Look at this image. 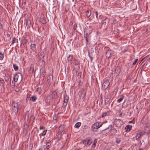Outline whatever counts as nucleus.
I'll return each instance as SVG.
<instances>
[{
	"label": "nucleus",
	"instance_id": "obj_1",
	"mask_svg": "<svg viewBox=\"0 0 150 150\" xmlns=\"http://www.w3.org/2000/svg\"><path fill=\"white\" fill-rule=\"evenodd\" d=\"M18 109V103L13 102L11 105V111L12 113L14 115L17 114Z\"/></svg>",
	"mask_w": 150,
	"mask_h": 150
},
{
	"label": "nucleus",
	"instance_id": "obj_2",
	"mask_svg": "<svg viewBox=\"0 0 150 150\" xmlns=\"http://www.w3.org/2000/svg\"><path fill=\"white\" fill-rule=\"evenodd\" d=\"M103 124L100 122H97L93 125L92 126V129L94 132L97 131V129L101 127Z\"/></svg>",
	"mask_w": 150,
	"mask_h": 150
},
{
	"label": "nucleus",
	"instance_id": "obj_3",
	"mask_svg": "<svg viewBox=\"0 0 150 150\" xmlns=\"http://www.w3.org/2000/svg\"><path fill=\"white\" fill-rule=\"evenodd\" d=\"M113 128L112 125H110L106 129L103 130L101 132V134L102 135L108 133Z\"/></svg>",
	"mask_w": 150,
	"mask_h": 150
},
{
	"label": "nucleus",
	"instance_id": "obj_4",
	"mask_svg": "<svg viewBox=\"0 0 150 150\" xmlns=\"http://www.w3.org/2000/svg\"><path fill=\"white\" fill-rule=\"evenodd\" d=\"M144 131L143 130H138L135 136L136 139L138 140L144 134Z\"/></svg>",
	"mask_w": 150,
	"mask_h": 150
},
{
	"label": "nucleus",
	"instance_id": "obj_5",
	"mask_svg": "<svg viewBox=\"0 0 150 150\" xmlns=\"http://www.w3.org/2000/svg\"><path fill=\"white\" fill-rule=\"evenodd\" d=\"M92 142V141L89 139H86L85 140L82 141L81 143V144H83L84 145H86L87 144L88 145H90L91 143Z\"/></svg>",
	"mask_w": 150,
	"mask_h": 150
},
{
	"label": "nucleus",
	"instance_id": "obj_6",
	"mask_svg": "<svg viewBox=\"0 0 150 150\" xmlns=\"http://www.w3.org/2000/svg\"><path fill=\"white\" fill-rule=\"evenodd\" d=\"M64 103L63 104V106L64 107H65L67 104V103L68 101L69 97L66 94L64 95Z\"/></svg>",
	"mask_w": 150,
	"mask_h": 150
},
{
	"label": "nucleus",
	"instance_id": "obj_7",
	"mask_svg": "<svg viewBox=\"0 0 150 150\" xmlns=\"http://www.w3.org/2000/svg\"><path fill=\"white\" fill-rule=\"evenodd\" d=\"M122 123L121 120L119 119H116L114 122L115 125L117 127H120Z\"/></svg>",
	"mask_w": 150,
	"mask_h": 150
},
{
	"label": "nucleus",
	"instance_id": "obj_8",
	"mask_svg": "<svg viewBox=\"0 0 150 150\" xmlns=\"http://www.w3.org/2000/svg\"><path fill=\"white\" fill-rule=\"evenodd\" d=\"M40 130L41 132V134H40V136L41 134L43 136L45 135L46 134V131L45 127L43 126H40Z\"/></svg>",
	"mask_w": 150,
	"mask_h": 150
},
{
	"label": "nucleus",
	"instance_id": "obj_9",
	"mask_svg": "<svg viewBox=\"0 0 150 150\" xmlns=\"http://www.w3.org/2000/svg\"><path fill=\"white\" fill-rule=\"evenodd\" d=\"M110 84V82L109 80H107L105 81L103 84V87L105 89L107 88Z\"/></svg>",
	"mask_w": 150,
	"mask_h": 150
},
{
	"label": "nucleus",
	"instance_id": "obj_10",
	"mask_svg": "<svg viewBox=\"0 0 150 150\" xmlns=\"http://www.w3.org/2000/svg\"><path fill=\"white\" fill-rule=\"evenodd\" d=\"M39 21L42 23L44 24L46 22L44 15L41 13L40 15Z\"/></svg>",
	"mask_w": 150,
	"mask_h": 150
},
{
	"label": "nucleus",
	"instance_id": "obj_11",
	"mask_svg": "<svg viewBox=\"0 0 150 150\" xmlns=\"http://www.w3.org/2000/svg\"><path fill=\"white\" fill-rule=\"evenodd\" d=\"M53 99L52 98L50 95H48L47 96L45 99V102L47 103H49L52 101Z\"/></svg>",
	"mask_w": 150,
	"mask_h": 150
},
{
	"label": "nucleus",
	"instance_id": "obj_12",
	"mask_svg": "<svg viewBox=\"0 0 150 150\" xmlns=\"http://www.w3.org/2000/svg\"><path fill=\"white\" fill-rule=\"evenodd\" d=\"M112 53V51L111 50H106V56L108 58H109L111 57V54Z\"/></svg>",
	"mask_w": 150,
	"mask_h": 150
},
{
	"label": "nucleus",
	"instance_id": "obj_13",
	"mask_svg": "<svg viewBox=\"0 0 150 150\" xmlns=\"http://www.w3.org/2000/svg\"><path fill=\"white\" fill-rule=\"evenodd\" d=\"M18 74H19V73H16L13 75V80L15 82H16L18 81L19 77Z\"/></svg>",
	"mask_w": 150,
	"mask_h": 150
},
{
	"label": "nucleus",
	"instance_id": "obj_14",
	"mask_svg": "<svg viewBox=\"0 0 150 150\" xmlns=\"http://www.w3.org/2000/svg\"><path fill=\"white\" fill-rule=\"evenodd\" d=\"M132 126L131 125H127L125 128V130L126 132H129L132 129Z\"/></svg>",
	"mask_w": 150,
	"mask_h": 150
},
{
	"label": "nucleus",
	"instance_id": "obj_15",
	"mask_svg": "<svg viewBox=\"0 0 150 150\" xmlns=\"http://www.w3.org/2000/svg\"><path fill=\"white\" fill-rule=\"evenodd\" d=\"M110 112L108 111H105L103 113L102 115V117H105V116L110 115Z\"/></svg>",
	"mask_w": 150,
	"mask_h": 150
},
{
	"label": "nucleus",
	"instance_id": "obj_16",
	"mask_svg": "<svg viewBox=\"0 0 150 150\" xmlns=\"http://www.w3.org/2000/svg\"><path fill=\"white\" fill-rule=\"evenodd\" d=\"M86 95V91L84 90H82L81 91V93L80 96L82 98H83Z\"/></svg>",
	"mask_w": 150,
	"mask_h": 150
},
{
	"label": "nucleus",
	"instance_id": "obj_17",
	"mask_svg": "<svg viewBox=\"0 0 150 150\" xmlns=\"http://www.w3.org/2000/svg\"><path fill=\"white\" fill-rule=\"evenodd\" d=\"M88 30L87 29L85 30L84 31V36L86 38V42H87V36H88V33L87 32Z\"/></svg>",
	"mask_w": 150,
	"mask_h": 150
},
{
	"label": "nucleus",
	"instance_id": "obj_18",
	"mask_svg": "<svg viewBox=\"0 0 150 150\" xmlns=\"http://www.w3.org/2000/svg\"><path fill=\"white\" fill-rule=\"evenodd\" d=\"M110 131L111 132V134L112 135H115L117 132V130L115 128H112Z\"/></svg>",
	"mask_w": 150,
	"mask_h": 150
},
{
	"label": "nucleus",
	"instance_id": "obj_19",
	"mask_svg": "<svg viewBox=\"0 0 150 150\" xmlns=\"http://www.w3.org/2000/svg\"><path fill=\"white\" fill-rule=\"evenodd\" d=\"M57 96V93L54 91H53L51 95V96L52 99H54Z\"/></svg>",
	"mask_w": 150,
	"mask_h": 150
},
{
	"label": "nucleus",
	"instance_id": "obj_20",
	"mask_svg": "<svg viewBox=\"0 0 150 150\" xmlns=\"http://www.w3.org/2000/svg\"><path fill=\"white\" fill-rule=\"evenodd\" d=\"M29 113L28 111H27L26 112L25 116V119L28 120L29 118Z\"/></svg>",
	"mask_w": 150,
	"mask_h": 150
},
{
	"label": "nucleus",
	"instance_id": "obj_21",
	"mask_svg": "<svg viewBox=\"0 0 150 150\" xmlns=\"http://www.w3.org/2000/svg\"><path fill=\"white\" fill-rule=\"evenodd\" d=\"M50 144L49 143H47L44 146V149L45 150V149H48L50 147Z\"/></svg>",
	"mask_w": 150,
	"mask_h": 150
},
{
	"label": "nucleus",
	"instance_id": "obj_22",
	"mask_svg": "<svg viewBox=\"0 0 150 150\" xmlns=\"http://www.w3.org/2000/svg\"><path fill=\"white\" fill-rule=\"evenodd\" d=\"M31 49L33 50H36V47L35 44H32L30 45Z\"/></svg>",
	"mask_w": 150,
	"mask_h": 150
},
{
	"label": "nucleus",
	"instance_id": "obj_23",
	"mask_svg": "<svg viewBox=\"0 0 150 150\" xmlns=\"http://www.w3.org/2000/svg\"><path fill=\"white\" fill-rule=\"evenodd\" d=\"M120 70L118 69H116L115 71V75L116 76H117L120 73Z\"/></svg>",
	"mask_w": 150,
	"mask_h": 150
},
{
	"label": "nucleus",
	"instance_id": "obj_24",
	"mask_svg": "<svg viewBox=\"0 0 150 150\" xmlns=\"http://www.w3.org/2000/svg\"><path fill=\"white\" fill-rule=\"evenodd\" d=\"M13 67L14 70L16 71H17L18 69V67L17 64H13Z\"/></svg>",
	"mask_w": 150,
	"mask_h": 150
},
{
	"label": "nucleus",
	"instance_id": "obj_25",
	"mask_svg": "<svg viewBox=\"0 0 150 150\" xmlns=\"http://www.w3.org/2000/svg\"><path fill=\"white\" fill-rule=\"evenodd\" d=\"M36 98H37L36 96H33L30 97V100H31L32 101L34 102L36 100Z\"/></svg>",
	"mask_w": 150,
	"mask_h": 150
},
{
	"label": "nucleus",
	"instance_id": "obj_26",
	"mask_svg": "<svg viewBox=\"0 0 150 150\" xmlns=\"http://www.w3.org/2000/svg\"><path fill=\"white\" fill-rule=\"evenodd\" d=\"M73 59V56L72 55H69L67 60L69 62H72Z\"/></svg>",
	"mask_w": 150,
	"mask_h": 150
},
{
	"label": "nucleus",
	"instance_id": "obj_27",
	"mask_svg": "<svg viewBox=\"0 0 150 150\" xmlns=\"http://www.w3.org/2000/svg\"><path fill=\"white\" fill-rule=\"evenodd\" d=\"M4 80L2 79H0V85L2 86H4Z\"/></svg>",
	"mask_w": 150,
	"mask_h": 150
},
{
	"label": "nucleus",
	"instance_id": "obj_28",
	"mask_svg": "<svg viewBox=\"0 0 150 150\" xmlns=\"http://www.w3.org/2000/svg\"><path fill=\"white\" fill-rule=\"evenodd\" d=\"M81 123L80 122H78L76 123L74 126V127L77 128H78L81 126Z\"/></svg>",
	"mask_w": 150,
	"mask_h": 150
},
{
	"label": "nucleus",
	"instance_id": "obj_29",
	"mask_svg": "<svg viewBox=\"0 0 150 150\" xmlns=\"http://www.w3.org/2000/svg\"><path fill=\"white\" fill-rule=\"evenodd\" d=\"M124 98H125L124 96L123 95L122 96V98H119V99H118V100H117V102L118 103H120L123 100V99H124Z\"/></svg>",
	"mask_w": 150,
	"mask_h": 150
},
{
	"label": "nucleus",
	"instance_id": "obj_30",
	"mask_svg": "<svg viewBox=\"0 0 150 150\" xmlns=\"http://www.w3.org/2000/svg\"><path fill=\"white\" fill-rule=\"evenodd\" d=\"M4 57V54L0 51V60H2Z\"/></svg>",
	"mask_w": 150,
	"mask_h": 150
},
{
	"label": "nucleus",
	"instance_id": "obj_31",
	"mask_svg": "<svg viewBox=\"0 0 150 150\" xmlns=\"http://www.w3.org/2000/svg\"><path fill=\"white\" fill-rule=\"evenodd\" d=\"M25 24L26 26H27V28H28L29 27V25L30 24V22L29 21H26L25 23Z\"/></svg>",
	"mask_w": 150,
	"mask_h": 150
},
{
	"label": "nucleus",
	"instance_id": "obj_32",
	"mask_svg": "<svg viewBox=\"0 0 150 150\" xmlns=\"http://www.w3.org/2000/svg\"><path fill=\"white\" fill-rule=\"evenodd\" d=\"M86 15L87 17H89L91 16V12L89 13V11H87L86 13Z\"/></svg>",
	"mask_w": 150,
	"mask_h": 150
},
{
	"label": "nucleus",
	"instance_id": "obj_33",
	"mask_svg": "<svg viewBox=\"0 0 150 150\" xmlns=\"http://www.w3.org/2000/svg\"><path fill=\"white\" fill-rule=\"evenodd\" d=\"M33 147V144L32 143H30L29 144V149L31 150L32 149Z\"/></svg>",
	"mask_w": 150,
	"mask_h": 150
},
{
	"label": "nucleus",
	"instance_id": "obj_34",
	"mask_svg": "<svg viewBox=\"0 0 150 150\" xmlns=\"http://www.w3.org/2000/svg\"><path fill=\"white\" fill-rule=\"evenodd\" d=\"M137 60H138L137 59H135L134 62H133L132 63V65L134 66L136 64Z\"/></svg>",
	"mask_w": 150,
	"mask_h": 150
},
{
	"label": "nucleus",
	"instance_id": "obj_35",
	"mask_svg": "<svg viewBox=\"0 0 150 150\" xmlns=\"http://www.w3.org/2000/svg\"><path fill=\"white\" fill-rule=\"evenodd\" d=\"M81 74H82L81 72H79L77 74V77L79 79L81 77Z\"/></svg>",
	"mask_w": 150,
	"mask_h": 150
},
{
	"label": "nucleus",
	"instance_id": "obj_36",
	"mask_svg": "<svg viewBox=\"0 0 150 150\" xmlns=\"http://www.w3.org/2000/svg\"><path fill=\"white\" fill-rule=\"evenodd\" d=\"M96 140V139H95L93 143V146L94 147L96 146V143L97 142Z\"/></svg>",
	"mask_w": 150,
	"mask_h": 150
},
{
	"label": "nucleus",
	"instance_id": "obj_37",
	"mask_svg": "<svg viewBox=\"0 0 150 150\" xmlns=\"http://www.w3.org/2000/svg\"><path fill=\"white\" fill-rule=\"evenodd\" d=\"M16 40V38L15 37L13 38L12 40L11 44H13L15 42Z\"/></svg>",
	"mask_w": 150,
	"mask_h": 150
},
{
	"label": "nucleus",
	"instance_id": "obj_38",
	"mask_svg": "<svg viewBox=\"0 0 150 150\" xmlns=\"http://www.w3.org/2000/svg\"><path fill=\"white\" fill-rule=\"evenodd\" d=\"M30 100V96L29 97H28V96L27 97L26 99V102H28V100Z\"/></svg>",
	"mask_w": 150,
	"mask_h": 150
},
{
	"label": "nucleus",
	"instance_id": "obj_39",
	"mask_svg": "<svg viewBox=\"0 0 150 150\" xmlns=\"http://www.w3.org/2000/svg\"><path fill=\"white\" fill-rule=\"evenodd\" d=\"M110 99L107 98H106L105 99V103H108L109 101L110 100Z\"/></svg>",
	"mask_w": 150,
	"mask_h": 150
},
{
	"label": "nucleus",
	"instance_id": "obj_40",
	"mask_svg": "<svg viewBox=\"0 0 150 150\" xmlns=\"http://www.w3.org/2000/svg\"><path fill=\"white\" fill-rule=\"evenodd\" d=\"M120 142V140L118 139H117L116 140V142L117 144H119Z\"/></svg>",
	"mask_w": 150,
	"mask_h": 150
},
{
	"label": "nucleus",
	"instance_id": "obj_41",
	"mask_svg": "<svg viewBox=\"0 0 150 150\" xmlns=\"http://www.w3.org/2000/svg\"><path fill=\"white\" fill-rule=\"evenodd\" d=\"M15 83L13 82V81H12V85H11V86L12 88L14 87L15 86Z\"/></svg>",
	"mask_w": 150,
	"mask_h": 150
},
{
	"label": "nucleus",
	"instance_id": "obj_42",
	"mask_svg": "<svg viewBox=\"0 0 150 150\" xmlns=\"http://www.w3.org/2000/svg\"><path fill=\"white\" fill-rule=\"evenodd\" d=\"M77 28V26L75 24H74L73 26V28L74 30H75Z\"/></svg>",
	"mask_w": 150,
	"mask_h": 150
},
{
	"label": "nucleus",
	"instance_id": "obj_43",
	"mask_svg": "<svg viewBox=\"0 0 150 150\" xmlns=\"http://www.w3.org/2000/svg\"><path fill=\"white\" fill-rule=\"evenodd\" d=\"M26 3V2L25 0H23V5H25Z\"/></svg>",
	"mask_w": 150,
	"mask_h": 150
},
{
	"label": "nucleus",
	"instance_id": "obj_44",
	"mask_svg": "<svg viewBox=\"0 0 150 150\" xmlns=\"http://www.w3.org/2000/svg\"><path fill=\"white\" fill-rule=\"evenodd\" d=\"M9 80V79L8 77H7L6 78H5V81H8Z\"/></svg>",
	"mask_w": 150,
	"mask_h": 150
},
{
	"label": "nucleus",
	"instance_id": "obj_45",
	"mask_svg": "<svg viewBox=\"0 0 150 150\" xmlns=\"http://www.w3.org/2000/svg\"><path fill=\"white\" fill-rule=\"evenodd\" d=\"M0 29H3L2 25L1 23H0Z\"/></svg>",
	"mask_w": 150,
	"mask_h": 150
},
{
	"label": "nucleus",
	"instance_id": "obj_46",
	"mask_svg": "<svg viewBox=\"0 0 150 150\" xmlns=\"http://www.w3.org/2000/svg\"><path fill=\"white\" fill-rule=\"evenodd\" d=\"M98 12L97 11H96V16L97 18H98Z\"/></svg>",
	"mask_w": 150,
	"mask_h": 150
},
{
	"label": "nucleus",
	"instance_id": "obj_47",
	"mask_svg": "<svg viewBox=\"0 0 150 150\" xmlns=\"http://www.w3.org/2000/svg\"><path fill=\"white\" fill-rule=\"evenodd\" d=\"M117 21L116 20H114V21H113V23H114L115 24L116 23H117Z\"/></svg>",
	"mask_w": 150,
	"mask_h": 150
},
{
	"label": "nucleus",
	"instance_id": "obj_48",
	"mask_svg": "<svg viewBox=\"0 0 150 150\" xmlns=\"http://www.w3.org/2000/svg\"><path fill=\"white\" fill-rule=\"evenodd\" d=\"M6 35H7V37H10V35L9 33H7L6 34Z\"/></svg>",
	"mask_w": 150,
	"mask_h": 150
},
{
	"label": "nucleus",
	"instance_id": "obj_49",
	"mask_svg": "<svg viewBox=\"0 0 150 150\" xmlns=\"http://www.w3.org/2000/svg\"><path fill=\"white\" fill-rule=\"evenodd\" d=\"M45 75V72H44L43 74H42V76H44Z\"/></svg>",
	"mask_w": 150,
	"mask_h": 150
},
{
	"label": "nucleus",
	"instance_id": "obj_50",
	"mask_svg": "<svg viewBox=\"0 0 150 150\" xmlns=\"http://www.w3.org/2000/svg\"><path fill=\"white\" fill-rule=\"evenodd\" d=\"M75 65H78L76 63H75Z\"/></svg>",
	"mask_w": 150,
	"mask_h": 150
},
{
	"label": "nucleus",
	"instance_id": "obj_51",
	"mask_svg": "<svg viewBox=\"0 0 150 150\" xmlns=\"http://www.w3.org/2000/svg\"><path fill=\"white\" fill-rule=\"evenodd\" d=\"M149 133H150V132H149H149H147V134H149Z\"/></svg>",
	"mask_w": 150,
	"mask_h": 150
},
{
	"label": "nucleus",
	"instance_id": "obj_52",
	"mask_svg": "<svg viewBox=\"0 0 150 150\" xmlns=\"http://www.w3.org/2000/svg\"><path fill=\"white\" fill-rule=\"evenodd\" d=\"M36 91H38V88L36 89Z\"/></svg>",
	"mask_w": 150,
	"mask_h": 150
},
{
	"label": "nucleus",
	"instance_id": "obj_53",
	"mask_svg": "<svg viewBox=\"0 0 150 150\" xmlns=\"http://www.w3.org/2000/svg\"><path fill=\"white\" fill-rule=\"evenodd\" d=\"M149 62H150V57L149 58Z\"/></svg>",
	"mask_w": 150,
	"mask_h": 150
},
{
	"label": "nucleus",
	"instance_id": "obj_54",
	"mask_svg": "<svg viewBox=\"0 0 150 150\" xmlns=\"http://www.w3.org/2000/svg\"><path fill=\"white\" fill-rule=\"evenodd\" d=\"M149 55H148V56H147L146 57H148Z\"/></svg>",
	"mask_w": 150,
	"mask_h": 150
},
{
	"label": "nucleus",
	"instance_id": "obj_55",
	"mask_svg": "<svg viewBox=\"0 0 150 150\" xmlns=\"http://www.w3.org/2000/svg\"><path fill=\"white\" fill-rule=\"evenodd\" d=\"M139 150H141V149H139Z\"/></svg>",
	"mask_w": 150,
	"mask_h": 150
}]
</instances>
